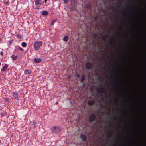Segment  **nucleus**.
I'll return each instance as SVG.
<instances>
[{"label": "nucleus", "mask_w": 146, "mask_h": 146, "mask_svg": "<svg viewBox=\"0 0 146 146\" xmlns=\"http://www.w3.org/2000/svg\"><path fill=\"white\" fill-rule=\"evenodd\" d=\"M58 104V102H56V104Z\"/></svg>", "instance_id": "obj_28"}, {"label": "nucleus", "mask_w": 146, "mask_h": 146, "mask_svg": "<svg viewBox=\"0 0 146 146\" xmlns=\"http://www.w3.org/2000/svg\"><path fill=\"white\" fill-rule=\"evenodd\" d=\"M0 54L2 56L3 55V53L2 52H0Z\"/></svg>", "instance_id": "obj_25"}, {"label": "nucleus", "mask_w": 146, "mask_h": 146, "mask_svg": "<svg viewBox=\"0 0 146 146\" xmlns=\"http://www.w3.org/2000/svg\"><path fill=\"white\" fill-rule=\"evenodd\" d=\"M54 21H52V25H54Z\"/></svg>", "instance_id": "obj_23"}, {"label": "nucleus", "mask_w": 146, "mask_h": 146, "mask_svg": "<svg viewBox=\"0 0 146 146\" xmlns=\"http://www.w3.org/2000/svg\"><path fill=\"white\" fill-rule=\"evenodd\" d=\"M41 4V2L35 1V5L37 9H38L39 8Z\"/></svg>", "instance_id": "obj_3"}, {"label": "nucleus", "mask_w": 146, "mask_h": 146, "mask_svg": "<svg viewBox=\"0 0 146 146\" xmlns=\"http://www.w3.org/2000/svg\"><path fill=\"white\" fill-rule=\"evenodd\" d=\"M19 50H21V51H23V49H22L21 48H19Z\"/></svg>", "instance_id": "obj_21"}, {"label": "nucleus", "mask_w": 146, "mask_h": 146, "mask_svg": "<svg viewBox=\"0 0 146 146\" xmlns=\"http://www.w3.org/2000/svg\"><path fill=\"white\" fill-rule=\"evenodd\" d=\"M42 41L35 42L33 44L35 50H38L40 48L42 44Z\"/></svg>", "instance_id": "obj_1"}, {"label": "nucleus", "mask_w": 146, "mask_h": 146, "mask_svg": "<svg viewBox=\"0 0 146 146\" xmlns=\"http://www.w3.org/2000/svg\"><path fill=\"white\" fill-rule=\"evenodd\" d=\"M34 60L35 62L36 63L40 62L41 61V60L40 58H35Z\"/></svg>", "instance_id": "obj_5"}, {"label": "nucleus", "mask_w": 146, "mask_h": 146, "mask_svg": "<svg viewBox=\"0 0 146 146\" xmlns=\"http://www.w3.org/2000/svg\"><path fill=\"white\" fill-rule=\"evenodd\" d=\"M95 119V117L94 115H92L89 119V121H93Z\"/></svg>", "instance_id": "obj_4"}, {"label": "nucleus", "mask_w": 146, "mask_h": 146, "mask_svg": "<svg viewBox=\"0 0 146 146\" xmlns=\"http://www.w3.org/2000/svg\"><path fill=\"white\" fill-rule=\"evenodd\" d=\"M31 125L33 126V127H35V123H34V122H32V124Z\"/></svg>", "instance_id": "obj_20"}, {"label": "nucleus", "mask_w": 146, "mask_h": 146, "mask_svg": "<svg viewBox=\"0 0 146 146\" xmlns=\"http://www.w3.org/2000/svg\"><path fill=\"white\" fill-rule=\"evenodd\" d=\"M88 104L89 105H92L94 103L93 101H89L88 102Z\"/></svg>", "instance_id": "obj_15"}, {"label": "nucleus", "mask_w": 146, "mask_h": 146, "mask_svg": "<svg viewBox=\"0 0 146 146\" xmlns=\"http://www.w3.org/2000/svg\"><path fill=\"white\" fill-rule=\"evenodd\" d=\"M51 130L53 133H57L60 131V129L58 127L54 126L51 128Z\"/></svg>", "instance_id": "obj_2"}, {"label": "nucleus", "mask_w": 146, "mask_h": 146, "mask_svg": "<svg viewBox=\"0 0 146 146\" xmlns=\"http://www.w3.org/2000/svg\"><path fill=\"white\" fill-rule=\"evenodd\" d=\"M92 66L91 64L90 63H87L86 65V67L87 69H89Z\"/></svg>", "instance_id": "obj_7"}, {"label": "nucleus", "mask_w": 146, "mask_h": 146, "mask_svg": "<svg viewBox=\"0 0 146 146\" xmlns=\"http://www.w3.org/2000/svg\"><path fill=\"white\" fill-rule=\"evenodd\" d=\"M31 73V71L29 70H27L25 72V73L26 74H29Z\"/></svg>", "instance_id": "obj_12"}, {"label": "nucleus", "mask_w": 146, "mask_h": 146, "mask_svg": "<svg viewBox=\"0 0 146 146\" xmlns=\"http://www.w3.org/2000/svg\"><path fill=\"white\" fill-rule=\"evenodd\" d=\"M5 100L6 101H9V99H8V98H6L5 99Z\"/></svg>", "instance_id": "obj_22"}, {"label": "nucleus", "mask_w": 146, "mask_h": 146, "mask_svg": "<svg viewBox=\"0 0 146 146\" xmlns=\"http://www.w3.org/2000/svg\"><path fill=\"white\" fill-rule=\"evenodd\" d=\"M8 67V65L5 64V66H3L2 69L1 70V71H6V69Z\"/></svg>", "instance_id": "obj_6"}, {"label": "nucleus", "mask_w": 146, "mask_h": 146, "mask_svg": "<svg viewBox=\"0 0 146 146\" xmlns=\"http://www.w3.org/2000/svg\"><path fill=\"white\" fill-rule=\"evenodd\" d=\"M13 40H11L9 42V45H11L13 42Z\"/></svg>", "instance_id": "obj_17"}, {"label": "nucleus", "mask_w": 146, "mask_h": 146, "mask_svg": "<svg viewBox=\"0 0 146 146\" xmlns=\"http://www.w3.org/2000/svg\"><path fill=\"white\" fill-rule=\"evenodd\" d=\"M48 12L46 11H44L42 13V14L43 15H47L48 14Z\"/></svg>", "instance_id": "obj_13"}, {"label": "nucleus", "mask_w": 146, "mask_h": 146, "mask_svg": "<svg viewBox=\"0 0 146 146\" xmlns=\"http://www.w3.org/2000/svg\"><path fill=\"white\" fill-rule=\"evenodd\" d=\"M68 78L69 79L70 78V76H69L68 77Z\"/></svg>", "instance_id": "obj_26"}, {"label": "nucleus", "mask_w": 146, "mask_h": 146, "mask_svg": "<svg viewBox=\"0 0 146 146\" xmlns=\"http://www.w3.org/2000/svg\"><path fill=\"white\" fill-rule=\"evenodd\" d=\"M46 1H47V0H44V2H45V3H46Z\"/></svg>", "instance_id": "obj_27"}, {"label": "nucleus", "mask_w": 146, "mask_h": 146, "mask_svg": "<svg viewBox=\"0 0 146 146\" xmlns=\"http://www.w3.org/2000/svg\"><path fill=\"white\" fill-rule=\"evenodd\" d=\"M1 39L0 38V42L1 41Z\"/></svg>", "instance_id": "obj_30"}, {"label": "nucleus", "mask_w": 146, "mask_h": 146, "mask_svg": "<svg viewBox=\"0 0 146 146\" xmlns=\"http://www.w3.org/2000/svg\"><path fill=\"white\" fill-rule=\"evenodd\" d=\"M8 3V2H6V3H5V4H7V3Z\"/></svg>", "instance_id": "obj_29"}, {"label": "nucleus", "mask_w": 146, "mask_h": 146, "mask_svg": "<svg viewBox=\"0 0 146 146\" xmlns=\"http://www.w3.org/2000/svg\"><path fill=\"white\" fill-rule=\"evenodd\" d=\"M13 96L15 99L17 100V94L16 93H14L13 94Z\"/></svg>", "instance_id": "obj_8"}, {"label": "nucleus", "mask_w": 146, "mask_h": 146, "mask_svg": "<svg viewBox=\"0 0 146 146\" xmlns=\"http://www.w3.org/2000/svg\"><path fill=\"white\" fill-rule=\"evenodd\" d=\"M64 2L65 3H68V2L69 1V0H64Z\"/></svg>", "instance_id": "obj_19"}, {"label": "nucleus", "mask_w": 146, "mask_h": 146, "mask_svg": "<svg viewBox=\"0 0 146 146\" xmlns=\"http://www.w3.org/2000/svg\"><path fill=\"white\" fill-rule=\"evenodd\" d=\"M68 37L67 36H66L64 37L63 38V40L65 42H67L68 40Z\"/></svg>", "instance_id": "obj_11"}, {"label": "nucleus", "mask_w": 146, "mask_h": 146, "mask_svg": "<svg viewBox=\"0 0 146 146\" xmlns=\"http://www.w3.org/2000/svg\"><path fill=\"white\" fill-rule=\"evenodd\" d=\"M17 56H14V55H12L11 56L12 58L14 60H15L17 58Z\"/></svg>", "instance_id": "obj_16"}, {"label": "nucleus", "mask_w": 146, "mask_h": 146, "mask_svg": "<svg viewBox=\"0 0 146 146\" xmlns=\"http://www.w3.org/2000/svg\"><path fill=\"white\" fill-rule=\"evenodd\" d=\"M86 7L88 9H90V5L89 4H88L86 6Z\"/></svg>", "instance_id": "obj_18"}, {"label": "nucleus", "mask_w": 146, "mask_h": 146, "mask_svg": "<svg viewBox=\"0 0 146 146\" xmlns=\"http://www.w3.org/2000/svg\"><path fill=\"white\" fill-rule=\"evenodd\" d=\"M71 3L72 5H75L76 3V0H71Z\"/></svg>", "instance_id": "obj_9"}, {"label": "nucleus", "mask_w": 146, "mask_h": 146, "mask_svg": "<svg viewBox=\"0 0 146 146\" xmlns=\"http://www.w3.org/2000/svg\"><path fill=\"white\" fill-rule=\"evenodd\" d=\"M21 45L23 47H25L26 46V43L25 42H23L22 43Z\"/></svg>", "instance_id": "obj_14"}, {"label": "nucleus", "mask_w": 146, "mask_h": 146, "mask_svg": "<svg viewBox=\"0 0 146 146\" xmlns=\"http://www.w3.org/2000/svg\"><path fill=\"white\" fill-rule=\"evenodd\" d=\"M81 137L82 138L83 140L85 141L86 140V136L82 134H81L80 135Z\"/></svg>", "instance_id": "obj_10"}, {"label": "nucleus", "mask_w": 146, "mask_h": 146, "mask_svg": "<svg viewBox=\"0 0 146 146\" xmlns=\"http://www.w3.org/2000/svg\"><path fill=\"white\" fill-rule=\"evenodd\" d=\"M42 0H36L35 1L41 2Z\"/></svg>", "instance_id": "obj_24"}]
</instances>
